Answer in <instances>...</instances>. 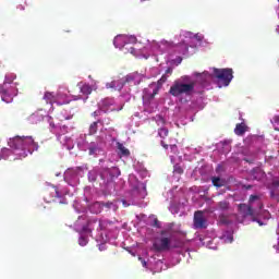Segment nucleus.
Returning a JSON list of instances; mask_svg holds the SVG:
<instances>
[{
    "label": "nucleus",
    "instance_id": "obj_1",
    "mask_svg": "<svg viewBox=\"0 0 279 279\" xmlns=\"http://www.w3.org/2000/svg\"><path fill=\"white\" fill-rule=\"evenodd\" d=\"M9 147L11 149H21L24 151L23 158L27 157V154H34V149H38V144L32 136H15L9 141Z\"/></svg>",
    "mask_w": 279,
    "mask_h": 279
},
{
    "label": "nucleus",
    "instance_id": "obj_2",
    "mask_svg": "<svg viewBox=\"0 0 279 279\" xmlns=\"http://www.w3.org/2000/svg\"><path fill=\"white\" fill-rule=\"evenodd\" d=\"M195 90V83H180L175 82L171 87H170V95L172 97H180V95H191Z\"/></svg>",
    "mask_w": 279,
    "mask_h": 279
},
{
    "label": "nucleus",
    "instance_id": "obj_3",
    "mask_svg": "<svg viewBox=\"0 0 279 279\" xmlns=\"http://www.w3.org/2000/svg\"><path fill=\"white\" fill-rule=\"evenodd\" d=\"M178 247H180V244L171 245V239L166 236L157 239L153 243V250L155 252H169V250H178Z\"/></svg>",
    "mask_w": 279,
    "mask_h": 279
},
{
    "label": "nucleus",
    "instance_id": "obj_4",
    "mask_svg": "<svg viewBox=\"0 0 279 279\" xmlns=\"http://www.w3.org/2000/svg\"><path fill=\"white\" fill-rule=\"evenodd\" d=\"M233 71L230 68L227 69H214V75L222 82L223 86H230V83L232 82V78L234 77Z\"/></svg>",
    "mask_w": 279,
    "mask_h": 279
},
{
    "label": "nucleus",
    "instance_id": "obj_5",
    "mask_svg": "<svg viewBox=\"0 0 279 279\" xmlns=\"http://www.w3.org/2000/svg\"><path fill=\"white\" fill-rule=\"evenodd\" d=\"M257 202L259 210L263 209V203L260 202V195H251L248 199V205L241 204L240 208H245V216L246 217H254V203Z\"/></svg>",
    "mask_w": 279,
    "mask_h": 279
},
{
    "label": "nucleus",
    "instance_id": "obj_6",
    "mask_svg": "<svg viewBox=\"0 0 279 279\" xmlns=\"http://www.w3.org/2000/svg\"><path fill=\"white\" fill-rule=\"evenodd\" d=\"M194 228H206V218H204V213L202 210L195 211L194 214Z\"/></svg>",
    "mask_w": 279,
    "mask_h": 279
},
{
    "label": "nucleus",
    "instance_id": "obj_7",
    "mask_svg": "<svg viewBox=\"0 0 279 279\" xmlns=\"http://www.w3.org/2000/svg\"><path fill=\"white\" fill-rule=\"evenodd\" d=\"M104 149H101V146L97 142H92L88 146V155L94 156V158H97L99 154H101Z\"/></svg>",
    "mask_w": 279,
    "mask_h": 279
},
{
    "label": "nucleus",
    "instance_id": "obj_8",
    "mask_svg": "<svg viewBox=\"0 0 279 279\" xmlns=\"http://www.w3.org/2000/svg\"><path fill=\"white\" fill-rule=\"evenodd\" d=\"M98 173L100 175V180H102V183L105 184H108V182L112 180V171L110 168H101Z\"/></svg>",
    "mask_w": 279,
    "mask_h": 279
},
{
    "label": "nucleus",
    "instance_id": "obj_9",
    "mask_svg": "<svg viewBox=\"0 0 279 279\" xmlns=\"http://www.w3.org/2000/svg\"><path fill=\"white\" fill-rule=\"evenodd\" d=\"M270 197L271 199H277L279 202V181H272L271 187H270Z\"/></svg>",
    "mask_w": 279,
    "mask_h": 279
},
{
    "label": "nucleus",
    "instance_id": "obj_10",
    "mask_svg": "<svg viewBox=\"0 0 279 279\" xmlns=\"http://www.w3.org/2000/svg\"><path fill=\"white\" fill-rule=\"evenodd\" d=\"M124 85H125V82L121 80L112 81L111 83H107V88H113L114 90H122Z\"/></svg>",
    "mask_w": 279,
    "mask_h": 279
},
{
    "label": "nucleus",
    "instance_id": "obj_11",
    "mask_svg": "<svg viewBox=\"0 0 279 279\" xmlns=\"http://www.w3.org/2000/svg\"><path fill=\"white\" fill-rule=\"evenodd\" d=\"M245 132H247V125L244 122L235 125L234 134H236V136H243Z\"/></svg>",
    "mask_w": 279,
    "mask_h": 279
},
{
    "label": "nucleus",
    "instance_id": "obj_12",
    "mask_svg": "<svg viewBox=\"0 0 279 279\" xmlns=\"http://www.w3.org/2000/svg\"><path fill=\"white\" fill-rule=\"evenodd\" d=\"M131 41V43H136V37L134 36H131V37H128V36H117L113 40L114 45H117V43H125L128 44V41Z\"/></svg>",
    "mask_w": 279,
    "mask_h": 279
},
{
    "label": "nucleus",
    "instance_id": "obj_13",
    "mask_svg": "<svg viewBox=\"0 0 279 279\" xmlns=\"http://www.w3.org/2000/svg\"><path fill=\"white\" fill-rule=\"evenodd\" d=\"M117 147H118L120 156H124L125 158H128V156H130V149L124 147V145L121 142L117 143Z\"/></svg>",
    "mask_w": 279,
    "mask_h": 279
},
{
    "label": "nucleus",
    "instance_id": "obj_14",
    "mask_svg": "<svg viewBox=\"0 0 279 279\" xmlns=\"http://www.w3.org/2000/svg\"><path fill=\"white\" fill-rule=\"evenodd\" d=\"M1 99L4 101V104H12L13 99L12 95L8 94V90L2 89L1 90Z\"/></svg>",
    "mask_w": 279,
    "mask_h": 279
},
{
    "label": "nucleus",
    "instance_id": "obj_15",
    "mask_svg": "<svg viewBox=\"0 0 279 279\" xmlns=\"http://www.w3.org/2000/svg\"><path fill=\"white\" fill-rule=\"evenodd\" d=\"M104 206L106 207V208H111V206H112V203H99V202H97V203H95L94 205H93V208H98V210H96V211H94V213H101V208H104Z\"/></svg>",
    "mask_w": 279,
    "mask_h": 279
},
{
    "label": "nucleus",
    "instance_id": "obj_16",
    "mask_svg": "<svg viewBox=\"0 0 279 279\" xmlns=\"http://www.w3.org/2000/svg\"><path fill=\"white\" fill-rule=\"evenodd\" d=\"M98 123H101V120H98L96 122H93L90 125H89V136H93L95 135V133L97 132V130H99V126H98Z\"/></svg>",
    "mask_w": 279,
    "mask_h": 279
},
{
    "label": "nucleus",
    "instance_id": "obj_17",
    "mask_svg": "<svg viewBox=\"0 0 279 279\" xmlns=\"http://www.w3.org/2000/svg\"><path fill=\"white\" fill-rule=\"evenodd\" d=\"M265 178V172L259 168L253 170V180H263Z\"/></svg>",
    "mask_w": 279,
    "mask_h": 279
},
{
    "label": "nucleus",
    "instance_id": "obj_18",
    "mask_svg": "<svg viewBox=\"0 0 279 279\" xmlns=\"http://www.w3.org/2000/svg\"><path fill=\"white\" fill-rule=\"evenodd\" d=\"M211 182H213L214 186H216L217 189H221V186H223L226 184L223 182V180H221V178H219V177H213Z\"/></svg>",
    "mask_w": 279,
    "mask_h": 279
},
{
    "label": "nucleus",
    "instance_id": "obj_19",
    "mask_svg": "<svg viewBox=\"0 0 279 279\" xmlns=\"http://www.w3.org/2000/svg\"><path fill=\"white\" fill-rule=\"evenodd\" d=\"M44 99H45L46 104H53L56 101V95H53V93L47 92L44 95Z\"/></svg>",
    "mask_w": 279,
    "mask_h": 279
},
{
    "label": "nucleus",
    "instance_id": "obj_20",
    "mask_svg": "<svg viewBox=\"0 0 279 279\" xmlns=\"http://www.w3.org/2000/svg\"><path fill=\"white\" fill-rule=\"evenodd\" d=\"M97 175H99V171L97 169L90 170L88 172L89 182H97Z\"/></svg>",
    "mask_w": 279,
    "mask_h": 279
},
{
    "label": "nucleus",
    "instance_id": "obj_21",
    "mask_svg": "<svg viewBox=\"0 0 279 279\" xmlns=\"http://www.w3.org/2000/svg\"><path fill=\"white\" fill-rule=\"evenodd\" d=\"M81 93L83 95H90L93 93V87L90 85H88V84H83L81 86Z\"/></svg>",
    "mask_w": 279,
    "mask_h": 279
},
{
    "label": "nucleus",
    "instance_id": "obj_22",
    "mask_svg": "<svg viewBox=\"0 0 279 279\" xmlns=\"http://www.w3.org/2000/svg\"><path fill=\"white\" fill-rule=\"evenodd\" d=\"M14 80H16V74L14 73H8L4 77V82L3 84H12V82H14Z\"/></svg>",
    "mask_w": 279,
    "mask_h": 279
},
{
    "label": "nucleus",
    "instance_id": "obj_23",
    "mask_svg": "<svg viewBox=\"0 0 279 279\" xmlns=\"http://www.w3.org/2000/svg\"><path fill=\"white\" fill-rule=\"evenodd\" d=\"M218 208L220 210H230V202L228 201H222L218 203Z\"/></svg>",
    "mask_w": 279,
    "mask_h": 279
},
{
    "label": "nucleus",
    "instance_id": "obj_24",
    "mask_svg": "<svg viewBox=\"0 0 279 279\" xmlns=\"http://www.w3.org/2000/svg\"><path fill=\"white\" fill-rule=\"evenodd\" d=\"M158 136H160V138H167V136H169V129L167 128L159 129Z\"/></svg>",
    "mask_w": 279,
    "mask_h": 279
},
{
    "label": "nucleus",
    "instance_id": "obj_25",
    "mask_svg": "<svg viewBox=\"0 0 279 279\" xmlns=\"http://www.w3.org/2000/svg\"><path fill=\"white\" fill-rule=\"evenodd\" d=\"M88 244V238L81 235V238L78 239V245H81V247H84Z\"/></svg>",
    "mask_w": 279,
    "mask_h": 279
},
{
    "label": "nucleus",
    "instance_id": "obj_26",
    "mask_svg": "<svg viewBox=\"0 0 279 279\" xmlns=\"http://www.w3.org/2000/svg\"><path fill=\"white\" fill-rule=\"evenodd\" d=\"M168 77H169V76H167V74H163V75L160 77V80H158V82H157L158 87L162 86V84H165V83L167 82Z\"/></svg>",
    "mask_w": 279,
    "mask_h": 279
},
{
    "label": "nucleus",
    "instance_id": "obj_27",
    "mask_svg": "<svg viewBox=\"0 0 279 279\" xmlns=\"http://www.w3.org/2000/svg\"><path fill=\"white\" fill-rule=\"evenodd\" d=\"M174 173H179V175H182V173H184V170L180 166H174Z\"/></svg>",
    "mask_w": 279,
    "mask_h": 279
},
{
    "label": "nucleus",
    "instance_id": "obj_28",
    "mask_svg": "<svg viewBox=\"0 0 279 279\" xmlns=\"http://www.w3.org/2000/svg\"><path fill=\"white\" fill-rule=\"evenodd\" d=\"M53 192H54V195L53 197H62V194L60 193V190H58V186H53Z\"/></svg>",
    "mask_w": 279,
    "mask_h": 279
},
{
    "label": "nucleus",
    "instance_id": "obj_29",
    "mask_svg": "<svg viewBox=\"0 0 279 279\" xmlns=\"http://www.w3.org/2000/svg\"><path fill=\"white\" fill-rule=\"evenodd\" d=\"M112 104H114L113 99L107 98L104 100V106H112Z\"/></svg>",
    "mask_w": 279,
    "mask_h": 279
},
{
    "label": "nucleus",
    "instance_id": "obj_30",
    "mask_svg": "<svg viewBox=\"0 0 279 279\" xmlns=\"http://www.w3.org/2000/svg\"><path fill=\"white\" fill-rule=\"evenodd\" d=\"M153 228H160V221L158 218H155L151 223Z\"/></svg>",
    "mask_w": 279,
    "mask_h": 279
},
{
    "label": "nucleus",
    "instance_id": "obj_31",
    "mask_svg": "<svg viewBox=\"0 0 279 279\" xmlns=\"http://www.w3.org/2000/svg\"><path fill=\"white\" fill-rule=\"evenodd\" d=\"M48 123H49V125H50V128H51L52 130H56V123H53V118L49 117V118H48Z\"/></svg>",
    "mask_w": 279,
    "mask_h": 279
},
{
    "label": "nucleus",
    "instance_id": "obj_32",
    "mask_svg": "<svg viewBox=\"0 0 279 279\" xmlns=\"http://www.w3.org/2000/svg\"><path fill=\"white\" fill-rule=\"evenodd\" d=\"M128 84H130V82H134V75H126L125 81Z\"/></svg>",
    "mask_w": 279,
    "mask_h": 279
},
{
    "label": "nucleus",
    "instance_id": "obj_33",
    "mask_svg": "<svg viewBox=\"0 0 279 279\" xmlns=\"http://www.w3.org/2000/svg\"><path fill=\"white\" fill-rule=\"evenodd\" d=\"M92 117H95V118L101 117V110H96V111H94V112L92 113Z\"/></svg>",
    "mask_w": 279,
    "mask_h": 279
},
{
    "label": "nucleus",
    "instance_id": "obj_34",
    "mask_svg": "<svg viewBox=\"0 0 279 279\" xmlns=\"http://www.w3.org/2000/svg\"><path fill=\"white\" fill-rule=\"evenodd\" d=\"M160 145H161L165 149H169V145H167V144L165 143V141H161V142H160Z\"/></svg>",
    "mask_w": 279,
    "mask_h": 279
},
{
    "label": "nucleus",
    "instance_id": "obj_35",
    "mask_svg": "<svg viewBox=\"0 0 279 279\" xmlns=\"http://www.w3.org/2000/svg\"><path fill=\"white\" fill-rule=\"evenodd\" d=\"M173 73V70L171 69V68H168L167 70H166V75L167 74H172Z\"/></svg>",
    "mask_w": 279,
    "mask_h": 279
},
{
    "label": "nucleus",
    "instance_id": "obj_36",
    "mask_svg": "<svg viewBox=\"0 0 279 279\" xmlns=\"http://www.w3.org/2000/svg\"><path fill=\"white\" fill-rule=\"evenodd\" d=\"M275 250H277V254H279V240H278V244L274 245Z\"/></svg>",
    "mask_w": 279,
    "mask_h": 279
},
{
    "label": "nucleus",
    "instance_id": "obj_37",
    "mask_svg": "<svg viewBox=\"0 0 279 279\" xmlns=\"http://www.w3.org/2000/svg\"><path fill=\"white\" fill-rule=\"evenodd\" d=\"M80 99H82V96H75V97H74V101H77V100H80Z\"/></svg>",
    "mask_w": 279,
    "mask_h": 279
},
{
    "label": "nucleus",
    "instance_id": "obj_38",
    "mask_svg": "<svg viewBox=\"0 0 279 279\" xmlns=\"http://www.w3.org/2000/svg\"><path fill=\"white\" fill-rule=\"evenodd\" d=\"M244 189H246V191H250V189H252V185H244Z\"/></svg>",
    "mask_w": 279,
    "mask_h": 279
},
{
    "label": "nucleus",
    "instance_id": "obj_39",
    "mask_svg": "<svg viewBox=\"0 0 279 279\" xmlns=\"http://www.w3.org/2000/svg\"><path fill=\"white\" fill-rule=\"evenodd\" d=\"M165 234H167V231L166 230L161 231V236H165Z\"/></svg>",
    "mask_w": 279,
    "mask_h": 279
},
{
    "label": "nucleus",
    "instance_id": "obj_40",
    "mask_svg": "<svg viewBox=\"0 0 279 279\" xmlns=\"http://www.w3.org/2000/svg\"><path fill=\"white\" fill-rule=\"evenodd\" d=\"M60 204H66V199L60 201Z\"/></svg>",
    "mask_w": 279,
    "mask_h": 279
},
{
    "label": "nucleus",
    "instance_id": "obj_41",
    "mask_svg": "<svg viewBox=\"0 0 279 279\" xmlns=\"http://www.w3.org/2000/svg\"><path fill=\"white\" fill-rule=\"evenodd\" d=\"M84 232H88V229L86 227L83 228Z\"/></svg>",
    "mask_w": 279,
    "mask_h": 279
},
{
    "label": "nucleus",
    "instance_id": "obj_42",
    "mask_svg": "<svg viewBox=\"0 0 279 279\" xmlns=\"http://www.w3.org/2000/svg\"><path fill=\"white\" fill-rule=\"evenodd\" d=\"M118 110H123V107H120Z\"/></svg>",
    "mask_w": 279,
    "mask_h": 279
},
{
    "label": "nucleus",
    "instance_id": "obj_43",
    "mask_svg": "<svg viewBox=\"0 0 279 279\" xmlns=\"http://www.w3.org/2000/svg\"><path fill=\"white\" fill-rule=\"evenodd\" d=\"M143 265H147V263H146V262H144V263H143Z\"/></svg>",
    "mask_w": 279,
    "mask_h": 279
},
{
    "label": "nucleus",
    "instance_id": "obj_44",
    "mask_svg": "<svg viewBox=\"0 0 279 279\" xmlns=\"http://www.w3.org/2000/svg\"><path fill=\"white\" fill-rule=\"evenodd\" d=\"M92 222H88V226H90Z\"/></svg>",
    "mask_w": 279,
    "mask_h": 279
}]
</instances>
